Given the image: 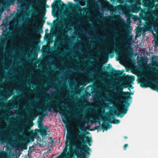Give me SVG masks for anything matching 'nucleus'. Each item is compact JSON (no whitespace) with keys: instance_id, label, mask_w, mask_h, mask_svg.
Masks as SVG:
<instances>
[{"instance_id":"ea45409f","label":"nucleus","mask_w":158,"mask_h":158,"mask_svg":"<svg viewBox=\"0 0 158 158\" xmlns=\"http://www.w3.org/2000/svg\"><path fill=\"white\" fill-rule=\"evenodd\" d=\"M48 31V29H46L45 30V31L46 32H47Z\"/></svg>"},{"instance_id":"3c124183","label":"nucleus","mask_w":158,"mask_h":158,"mask_svg":"<svg viewBox=\"0 0 158 158\" xmlns=\"http://www.w3.org/2000/svg\"><path fill=\"white\" fill-rule=\"evenodd\" d=\"M53 140H52V142H53Z\"/></svg>"},{"instance_id":"ddd939ff","label":"nucleus","mask_w":158,"mask_h":158,"mask_svg":"<svg viewBox=\"0 0 158 158\" xmlns=\"http://www.w3.org/2000/svg\"><path fill=\"white\" fill-rule=\"evenodd\" d=\"M48 127L47 126L45 128H42L41 129L40 134L42 135H46L47 134V130Z\"/></svg>"},{"instance_id":"c03bdc74","label":"nucleus","mask_w":158,"mask_h":158,"mask_svg":"<svg viewBox=\"0 0 158 158\" xmlns=\"http://www.w3.org/2000/svg\"><path fill=\"white\" fill-rule=\"evenodd\" d=\"M36 116H36V115L35 116V118H36Z\"/></svg>"},{"instance_id":"cd10ccee","label":"nucleus","mask_w":158,"mask_h":158,"mask_svg":"<svg viewBox=\"0 0 158 158\" xmlns=\"http://www.w3.org/2000/svg\"><path fill=\"white\" fill-rule=\"evenodd\" d=\"M15 0H9V2L10 4H14Z\"/></svg>"},{"instance_id":"8fccbe9b","label":"nucleus","mask_w":158,"mask_h":158,"mask_svg":"<svg viewBox=\"0 0 158 158\" xmlns=\"http://www.w3.org/2000/svg\"><path fill=\"white\" fill-rule=\"evenodd\" d=\"M32 126H33V124H32V125L31 126V127Z\"/></svg>"},{"instance_id":"aec40b11","label":"nucleus","mask_w":158,"mask_h":158,"mask_svg":"<svg viewBox=\"0 0 158 158\" xmlns=\"http://www.w3.org/2000/svg\"><path fill=\"white\" fill-rule=\"evenodd\" d=\"M42 24H41L40 26L39 29H37V31L39 33L40 32L39 31V30L40 31V30L41 31L42 27V26H43V23H44V20H43L42 21Z\"/></svg>"},{"instance_id":"de8ad7c7","label":"nucleus","mask_w":158,"mask_h":158,"mask_svg":"<svg viewBox=\"0 0 158 158\" xmlns=\"http://www.w3.org/2000/svg\"><path fill=\"white\" fill-rule=\"evenodd\" d=\"M40 49V47H39V48H38V49H39H39Z\"/></svg>"},{"instance_id":"c756f323","label":"nucleus","mask_w":158,"mask_h":158,"mask_svg":"<svg viewBox=\"0 0 158 158\" xmlns=\"http://www.w3.org/2000/svg\"><path fill=\"white\" fill-rule=\"evenodd\" d=\"M38 53L37 52H36V53H35V54L34 56L35 57H36V58H37V57H38Z\"/></svg>"},{"instance_id":"6ab92c4d","label":"nucleus","mask_w":158,"mask_h":158,"mask_svg":"<svg viewBox=\"0 0 158 158\" xmlns=\"http://www.w3.org/2000/svg\"><path fill=\"white\" fill-rule=\"evenodd\" d=\"M5 152H3L0 153V158H5Z\"/></svg>"},{"instance_id":"2f4dec72","label":"nucleus","mask_w":158,"mask_h":158,"mask_svg":"<svg viewBox=\"0 0 158 158\" xmlns=\"http://www.w3.org/2000/svg\"><path fill=\"white\" fill-rule=\"evenodd\" d=\"M29 152H28L27 154V156H28L27 157V158H30V155H29Z\"/></svg>"},{"instance_id":"423d86ee","label":"nucleus","mask_w":158,"mask_h":158,"mask_svg":"<svg viewBox=\"0 0 158 158\" xmlns=\"http://www.w3.org/2000/svg\"><path fill=\"white\" fill-rule=\"evenodd\" d=\"M6 44L5 39H3L2 41H0V58L1 56Z\"/></svg>"},{"instance_id":"4be33fe9","label":"nucleus","mask_w":158,"mask_h":158,"mask_svg":"<svg viewBox=\"0 0 158 158\" xmlns=\"http://www.w3.org/2000/svg\"><path fill=\"white\" fill-rule=\"evenodd\" d=\"M13 94L12 93L8 92L6 94V96L7 98H10L12 95Z\"/></svg>"},{"instance_id":"c9c22d12","label":"nucleus","mask_w":158,"mask_h":158,"mask_svg":"<svg viewBox=\"0 0 158 158\" xmlns=\"http://www.w3.org/2000/svg\"><path fill=\"white\" fill-rule=\"evenodd\" d=\"M124 138L126 139H127V136H125L124 137Z\"/></svg>"},{"instance_id":"864d4df0","label":"nucleus","mask_w":158,"mask_h":158,"mask_svg":"<svg viewBox=\"0 0 158 158\" xmlns=\"http://www.w3.org/2000/svg\"><path fill=\"white\" fill-rule=\"evenodd\" d=\"M85 10V9H84V10Z\"/></svg>"},{"instance_id":"412c9836","label":"nucleus","mask_w":158,"mask_h":158,"mask_svg":"<svg viewBox=\"0 0 158 158\" xmlns=\"http://www.w3.org/2000/svg\"><path fill=\"white\" fill-rule=\"evenodd\" d=\"M38 123V126L39 128L40 129H42V128H44L42 123Z\"/></svg>"},{"instance_id":"4468645a","label":"nucleus","mask_w":158,"mask_h":158,"mask_svg":"<svg viewBox=\"0 0 158 158\" xmlns=\"http://www.w3.org/2000/svg\"><path fill=\"white\" fill-rule=\"evenodd\" d=\"M140 86L143 88H146L148 87V84L146 81L142 82L140 85Z\"/></svg>"},{"instance_id":"a878e982","label":"nucleus","mask_w":158,"mask_h":158,"mask_svg":"<svg viewBox=\"0 0 158 158\" xmlns=\"http://www.w3.org/2000/svg\"><path fill=\"white\" fill-rule=\"evenodd\" d=\"M29 139L32 142H33L34 141V137H33L30 136L29 137Z\"/></svg>"},{"instance_id":"39448f33","label":"nucleus","mask_w":158,"mask_h":158,"mask_svg":"<svg viewBox=\"0 0 158 158\" xmlns=\"http://www.w3.org/2000/svg\"><path fill=\"white\" fill-rule=\"evenodd\" d=\"M73 135L71 133L68 134L66 136V140L65 142V144L66 148L69 145L71 146L72 144V142L73 141Z\"/></svg>"},{"instance_id":"37998d69","label":"nucleus","mask_w":158,"mask_h":158,"mask_svg":"<svg viewBox=\"0 0 158 158\" xmlns=\"http://www.w3.org/2000/svg\"><path fill=\"white\" fill-rule=\"evenodd\" d=\"M11 135L12 136H13L14 137H15V135Z\"/></svg>"},{"instance_id":"58836bf2","label":"nucleus","mask_w":158,"mask_h":158,"mask_svg":"<svg viewBox=\"0 0 158 158\" xmlns=\"http://www.w3.org/2000/svg\"><path fill=\"white\" fill-rule=\"evenodd\" d=\"M64 149L67 151V147L66 148V146H65Z\"/></svg>"},{"instance_id":"2eb2a0df","label":"nucleus","mask_w":158,"mask_h":158,"mask_svg":"<svg viewBox=\"0 0 158 158\" xmlns=\"http://www.w3.org/2000/svg\"><path fill=\"white\" fill-rule=\"evenodd\" d=\"M46 9L45 7H44L42 8V9L41 10V13L42 17L44 16L46 14Z\"/></svg>"},{"instance_id":"c85d7f7f","label":"nucleus","mask_w":158,"mask_h":158,"mask_svg":"<svg viewBox=\"0 0 158 158\" xmlns=\"http://www.w3.org/2000/svg\"><path fill=\"white\" fill-rule=\"evenodd\" d=\"M127 47H128L129 49H131V44H127Z\"/></svg>"},{"instance_id":"f3484780","label":"nucleus","mask_w":158,"mask_h":158,"mask_svg":"<svg viewBox=\"0 0 158 158\" xmlns=\"http://www.w3.org/2000/svg\"><path fill=\"white\" fill-rule=\"evenodd\" d=\"M135 79V77L134 76H130L128 78V80L129 81H133Z\"/></svg>"},{"instance_id":"7c9ffc66","label":"nucleus","mask_w":158,"mask_h":158,"mask_svg":"<svg viewBox=\"0 0 158 158\" xmlns=\"http://www.w3.org/2000/svg\"><path fill=\"white\" fill-rule=\"evenodd\" d=\"M22 0H17V2L18 3H20L22 2Z\"/></svg>"},{"instance_id":"bb28decb","label":"nucleus","mask_w":158,"mask_h":158,"mask_svg":"<svg viewBox=\"0 0 158 158\" xmlns=\"http://www.w3.org/2000/svg\"><path fill=\"white\" fill-rule=\"evenodd\" d=\"M152 89L154 90H156L158 92V86L155 88H152Z\"/></svg>"},{"instance_id":"a19ab883","label":"nucleus","mask_w":158,"mask_h":158,"mask_svg":"<svg viewBox=\"0 0 158 158\" xmlns=\"http://www.w3.org/2000/svg\"><path fill=\"white\" fill-rule=\"evenodd\" d=\"M37 11H35V14H37Z\"/></svg>"},{"instance_id":"72a5a7b5","label":"nucleus","mask_w":158,"mask_h":158,"mask_svg":"<svg viewBox=\"0 0 158 158\" xmlns=\"http://www.w3.org/2000/svg\"><path fill=\"white\" fill-rule=\"evenodd\" d=\"M44 4L45 5L46 4V0H45L43 2Z\"/></svg>"},{"instance_id":"f8f14e48","label":"nucleus","mask_w":158,"mask_h":158,"mask_svg":"<svg viewBox=\"0 0 158 158\" xmlns=\"http://www.w3.org/2000/svg\"><path fill=\"white\" fill-rule=\"evenodd\" d=\"M73 8L74 9L79 11H81L82 10V7L78 4H74L73 6Z\"/></svg>"},{"instance_id":"603ef678","label":"nucleus","mask_w":158,"mask_h":158,"mask_svg":"<svg viewBox=\"0 0 158 158\" xmlns=\"http://www.w3.org/2000/svg\"><path fill=\"white\" fill-rule=\"evenodd\" d=\"M7 100V99H5L6 100Z\"/></svg>"},{"instance_id":"6e6552de","label":"nucleus","mask_w":158,"mask_h":158,"mask_svg":"<svg viewBox=\"0 0 158 158\" xmlns=\"http://www.w3.org/2000/svg\"><path fill=\"white\" fill-rule=\"evenodd\" d=\"M128 87V89L131 91L130 88L131 89H133L134 88V87L131 85H127V84H124L122 85H120L118 87V88H123H123H126Z\"/></svg>"},{"instance_id":"393cba45","label":"nucleus","mask_w":158,"mask_h":158,"mask_svg":"<svg viewBox=\"0 0 158 158\" xmlns=\"http://www.w3.org/2000/svg\"><path fill=\"white\" fill-rule=\"evenodd\" d=\"M128 144H125L123 147V149L124 150H126V149L128 147Z\"/></svg>"},{"instance_id":"a211bd4d","label":"nucleus","mask_w":158,"mask_h":158,"mask_svg":"<svg viewBox=\"0 0 158 158\" xmlns=\"http://www.w3.org/2000/svg\"><path fill=\"white\" fill-rule=\"evenodd\" d=\"M101 123H100L99 125L95 126L94 128H92V131H94L96 130H98L100 126H101Z\"/></svg>"},{"instance_id":"f704fd0d","label":"nucleus","mask_w":158,"mask_h":158,"mask_svg":"<svg viewBox=\"0 0 158 158\" xmlns=\"http://www.w3.org/2000/svg\"><path fill=\"white\" fill-rule=\"evenodd\" d=\"M47 23L49 25H52V24L51 23H48V22H47Z\"/></svg>"},{"instance_id":"79ce46f5","label":"nucleus","mask_w":158,"mask_h":158,"mask_svg":"<svg viewBox=\"0 0 158 158\" xmlns=\"http://www.w3.org/2000/svg\"><path fill=\"white\" fill-rule=\"evenodd\" d=\"M64 35H67V33L66 32V33L65 34H64Z\"/></svg>"},{"instance_id":"4c0bfd02","label":"nucleus","mask_w":158,"mask_h":158,"mask_svg":"<svg viewBox=\"0 0 158 158\" xmlns=\"http://www.w3.org/2000/svg\"><path fill=\"white\" fill-rule=\"evenodd\" d=\"M30 129V128H28V129H26V131H28Z\"/></svg>"},{"instance_id":"9b49d317","label":"nucleus","mask_w":158,"mask_h":158,"mask_svg":"<svg viewBox=\"0 0 158 158\" xmlns=\"http://www.w3.org/2000/svg\"><path fill=\"white\" fill-rule=\"evenodd\" d=\"M113 120H112L111 118H109V120L108 121L109 123H111L115 124H118L120 122V120H119L114 119V118H113Z\"/></svg>"},{"instance_id":"f03ea898","label":"nucleus","mask_w":158,"mask_h":158,"mask_svg":"<svg viewBox=\"0 0 158 158\" xmlns=\"http://www.w3.org/2000/svg\"><path fill=\"white\" fill-rule=\"evenodd\" d=\"M123 91V88H118L114 95L115 97L120 98L121 100L125 104L123 106L122 110H118L115 112V113L118 117L120 116L121 117H123L127 113L128 108L130 105V103L128 102V100L132 98L130 95L133 94V93L131 92H124Z\"/></svg>"},{"instance_id":"7ed1b4c3","label":"nucleus","mask_w":158,"mask_h":158,"mask_svg":"<svg viewBox=\"0 0 158 158\" xmlns=\"http://www.w3.org/2000/svg\"><path fill=\"white\" fill-rule=\"evenodd\" d=\"M52 108L53 110L56 112H59L60 114H64L65 112L64 110L61 109L60 107V105L57 104L56 106H52L49 105L46 108H44L41 110L42 112V114L41 115L39 116L38 118V123H42L43 120V118L45 117L46 114L45 113H47L46 110L49 112L52 111L51 108Z\"/></svg>"},{"instance_id":"0eeeda50","label":"nucleus","mask_w":158,"mask_h":158,"mask_svg":"<svg viewBox=\"0 0 158 158\" xmlns=\"http://www.w3.org/2000/svg\"><path fill=\"white\" fill-rule=\"evenodd\" d=\"M102 128L99 129L100 131H101L102 129L105 130L106 131L108 129L112 127V125L106 123V125L103 124L102 125Z\"/></svg>"},{"instance_id":"473e14b6","label":"nucleus","mask_w":158,"mask_h":158,"mask_svg":"<svg viewBox=\"0 0 158 158\" xmlns=\"http://www.w3.org/2000/svg\"><path fill=\"white\" fill-rule=\"evenodd\" d=\"M155 43L156 44L158 45V40H157L155 41Z\"/></svg>"},{"instance_id":"dca6fc26","label":"nucleus","mask_w":158,"mask_h":158,"mask_svg":"<svg viewBox=\"0 0 158 158\" xmlns=\"http://www.w3.org/2000/svg\"><path fill=\"white\" fill-rule=\"evenodd\" d=\"M120 49L118 47H115V49H114L112 51V52L114 53V51H116L117 53H118V52L119 51Z\"/></svg>"},{"instance_id":"5701e85b","label":"nucleus","mask_w":158,"mask_h":158,"mask_svg":"<svg viewBox=\"0 0 158 158\" xmlns=\"http://www.w3.org/2000/svg\"><path fill=\"white\" fill-rule=\"evenodd\" d=\"M127 40L128 41L130 42L131 40V36L129 35H128L127 36Z\"/></svg>"},{"instance_id":"1a4fd4ad","label":"nucleus","mask_w":158,"mask_h":158,"mask_svg":"<svg viewBox=\"0 0 158 158\" xmlns=\"http://www.w3.org/2000/svg\"><path fill=\"white\" fill-rule=\"evenodd\" d=\"M112 70L111 73L113 75L119 76L121 75L122 73V72L120 70H116L114 69H112Z\"/></svg>"},{"instance_id":"20e7f679","label":"nucleus","mask_w":158,"mask_h":158,"mask_svg":"<svg viewBox=\"0 0 158 158\" xmlns=\"http://www.w3.org/2000/svg\"><path fill=\"white\" fill-rule=\"evenodd\" d=\"M67 6V5L64 4L61 0H55L54 2L51 5L53 9L58 8L59 6L60 8H65Z\"/></svg>"},{"instance_id":"f257e3e1","label":"nucleus","mask_w":158,"mask_h":158,"mask_svg":"<svg viewBox=\"0 0 158 158\" xmlns=\"http://www.w3.org/2000/svg\"><path fill=\"white\" fill-rule=\"evenodd\" d=\"M76 140L81 141L83 145L81 146V144H77L75 147V150L77 151L76 155L77 158H85L86 154H89L88 151L90 152V149L85 144L87 143L89 146L91 145L92 140L91 137L85 136V134L82 132V134H77L76 138Z\"/></svg>"},{"instance_id":"e433bc0d","label":"nucleus","mask_w":158,"mask_h":158,"mask_svg":"<svg viewBox=\"0 0 158 158\" xmlns=\"http://www.w3.org/2000/svg\"><path fill=\"white\" fill-rule=\"evenodd\" d=\"M2 137H3V136L2 135V134L1 133V134H0V138Z\"/></svg>"},{"instance_id":"a18cd8bd","label":"nucleus","mask_w":158,"mask_h":158,"mask_svg":"<svg viewBox=\"0 0 158 158\" xmlns=\"http://www.w3.org/2000/svg\"><path fill=\"white\" fill-rule=\"evenodd\" d=\"M30 91H31V92H32V90H31V89H30Z\"/></svg>"},{"instance_id":"09e8293b","label":"nucleus","mask_w":158,"mask_h":158,"mask_svg":"<svg viewBox=\"0 0 158 158\" xmlns=\"http://www.w3.org/2000/svg\"><path fill=\"white\" fill-rule=\"evenodd\" d=\"M114 55H113V56H112V57H113V56H114Z\"/></svg>"},{"instance_id":"9d476101","label":"nucleus","mask_w":158,"mask_h":158,"mask_svg":"<svg viewBox=\"0 0 158 158\" xmlns=\"http://www.w3.org/2000/svg\"><path fill=\"white\" fill-rule=\"evenodd\" d=\"M85 124V122L83 120H82L81 121V125L78 126L79 128L81 131H85L86 129Z\"/></svg>"},{"instance_id":"49530a36","label":"nucleus","mask_w":158,"mask_h":158,"mask_svg":"<svg viewBox=\"0 0 158 158\" xmlns=\"http://www.w3.org/2000/svg\"><path fill=\"white\" fill-rule=\"evenodd\" d=\"M63 121L64 123H65V122L64 120H63Z\"/></svg>"},{"instance_id":"b1692460","label":"nucleus","mask_w":158,"mask_h":158,"mask_svg":"<svg viewBox=\"0 0 158 158\" xmlns=\"http://www.w3.org/2000/svg\"><path fill=\"white\" fill-rule=\"evenodd\" d=\"M34 148V146L29 147V150L28 151V152L31 153L32 152V151L31 150V148Z\"/></svg>"}]
</instances>
